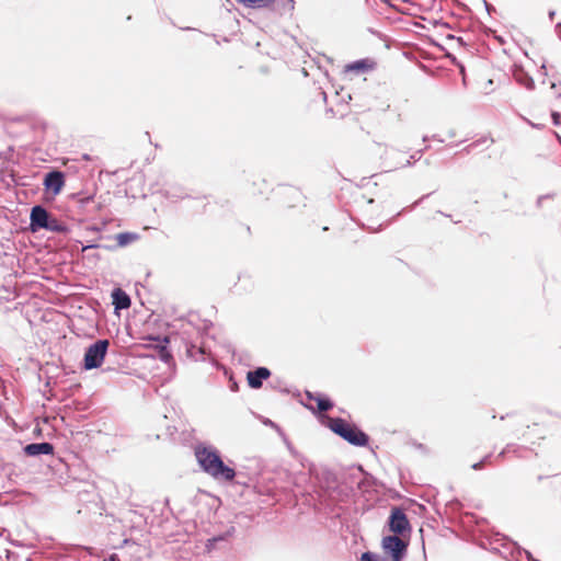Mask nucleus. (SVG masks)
<instances>
[{
    "instance_id": "f257e3e1",
    "label": "nucleus",
    "mask_w": 561,
    "mask_h": 561,
    "mask_svg": "<svg viewBox=\"0 0 561 561\" xmlns=\"http://www.w3.org/2000/svg\"><path fill=\"white\" fill-rule=\"evenodd\" d=\"M195 457L202 469L216 480L231 481L236 472L226 466L217 450L210 447L197 446Z\"/></svg>"
},
{
    "instance_id": "f03ea898",
    "label": "nucleus",
    "mask_w": 561,
    "mask_h": 561,
    "mask_svg": "<svg viewBox=\"0 0 561 561\" xmlns=\"http://www.w3.org/2000/svg\"><path fill=\"white\" fill-rule=\"evenodd\" d=\"M327 426L333 433L354 446L364 447L368 444V435L342 417H328Z\"/></svg>"
},
{
    "instance_id": "7ed1b4c3",
    "label": "nucleus",
    "mask_w": 561,
    "mask_h": 561,
    "mask_svg": "<svg viewBox=\"0 0 561 561\" xmlns=\"http://www.w3.org/2000/svg\"><path fill=\"white\" fill-rule=\"evenodd\" d=\"M276 201L285 208H295L304 205V195L301 191L289 184L278 185L275 191Z\"/></svg>"
},
{
    "instance_id": "20e7f679",
    "label": "nucleus",
    "mask_w": 561,
    "mask_h": 561,
    "mask_svg": "<svg viewBox=\"0 0 561 561\" xmlns=\"http://www.w3.org/2000/svg\"><path fill=\"white\" fill-rule=\"evenodd\" d=\"M108 344L107 340H99L88 347L83 359L85 369L98 368L103 364Z\"/></svg>"
},
{
    "instance_id": "39448f33",
    "label": "nucleus",
    "mask_w": 561,
    "mask_h": 561,
    "mask_svg": "<svg viewBox=\"0 0 561 561\" xmlns=\"http://www.w3.org/2000/svg\"><path fill=\"white\" fill-rule=\"evenodd\" d=\"M382 549L392 561H401L407 550V543L398 536H387L382 539Z\"/></svg>"
},
{
    "instance_id": "423d86ee",
    "label": "nucleus",
    "mask_w": 561,
    "mask_h": 561,
    "mask_svg": "<svg viewBox=\"0 0 561 561\" xmlns=\"http://www.w3.org/2000/svg\"><path fill=\"white\" fill-rule=\"evenodd\" d=\"M389 528L397 535H404L407 531H410V523L403 510L399 507L391 510Z\"/></svg>"
},
{
    "instance_id": "0eeeda50",
    "label": "nucleus",
    "mask_w": 561,
    "mask_h": 561,
    "mask_svg": "<svg viewBox=\"0 0 561 561\" xmlns=\"http://www.w3.org/2000/svg\"><path fill=\"white\" fill-rule=\"evenodd\" d=\"M66 183L65 174L61 171H51L44 178L43 185L47 192H51L54 196L58 195Z\"/></svg>"
},
{
    "instance_id": "6e6552de",
    "label": "nucleus",
    "mask_w": 561,
    "mask_h": 561,
    "mask_svg": "<svg viewBox=\"0 0 561 561\" xmlns=\"http://www.w3.org/2000/svg\"><path fill=\"white\" fill-rule=\"evenodd\" d=\"M48 211L42 207V206H34L31 210V230L37 231L39 229H44V227H48V219H49Z\"/></svg>"
},
{
    "instance_id": "1a4fd4ad",
    "label": "nucleus",
    "mask_w": 561,
    "mask_h": 561,
    "mask_svg": "<svg viewBox=\"0 0 561 561\" xmlns=\"http://www.w3.org/2000/svg\"><path fill=\"white\" fill-rule=\"evenodd\" d=\"M271 376V371L265 367H259L255 370L249 371L247 375L248 383L253 389L262 387V381Z\"/></svg>"
},
{
    "instance_id": "9d476101",
    "label": "nucleus",
    "mask_w": 561,
    "mask_h": 561,
    "mask_svg": "<svg viewBox=\"0 0 561 561\" xmlns=\"http://www.w3.org/2000/svg\"><path fill=\"white\" fill-rule=\"evenodd\" d=\"M24 451L27 456L51 455L54 446L50 443H33L26 445Z\"/></svg>"
},
{
    "instance_id": "9b49d317",
    "label": "nucleus",
    "mask_w": 561,
    "mask_h": 561,
    "mask_svg": "<svg viewBox=\"0 0 561 561\" xmlns=\"http://www.w3.org/2000/svg\"><path fill=\"white\" fill-rule=\"evenodd\" d=\"M113 305L116 309H127L130 307L129 296L121 288H116L112 293Z\"/></svg>"
},
{
    "instance_id": "f8f14e48",
    "label": "nucleus",
    "mask_w": 561,
    "mask_h": 561,
    "mask_svg": "<svg viewBox=\"0 0 561 561\" xmlns=\"http://www.w3.org/2000/svg\"><path fill=\"white\" fill-rule=\"evenodd\" d=\"M278 14H291L295 10L294 0H273L272 5L268 8Z\"/></svg>"
},
{
    "instance_id": "ddd939ff",
    "label": "nucleus",
    "mask_w": 561,
    "mask_h": 561,
    "mask_svg": "<svg viewBox=\"0 0 561 561\" xmlns=\"http://www.w3.org/2000/svg\"><path fill=\"white\" fill-rule=\"evenodd\" d=\"M373 68H374V61H371L369 59H362V60L354 61L352 64H347L344 67V71L358 73V72H365Z\"/></svg>"
},
{
    "instance_id": "4468645a",
    "label": "nucleus",
    "mask_w": 561,
    "mask_h": 561,
    "mask_svg": "<svg viewBox=\"0 0 561 561\" xmlns=\"http://www.w3.org/2000/svg\"><path fill=\"white\" fill-rule=\"evenodd\" d=\"M307 396L309 400L316 402L317 408L320 412L329 411L333 407V403L328 398H324L320 394H311L310 392H307Z\"/></svg>"
},
{
    "instance_id": "2eb2a0df",
    "label": "nucleus",
    "mask_w": 561,
    "mask_h": 561,
    "mask_svg": "<svg viewBox=\"0 0 561 561\" xmlns=\"http://www.w3.org/2000/svg\"><path fill=\"white\" fill-rule=\"evenodd\" d=\"M238 3L243 4L249 8H270L272 5L273 0H236Z\"/></svg>"
},
{
    "instance_id": "dca6fc26",
    "label": "nucleus",
    "mask_w": 561,
    "mask_h": 561,
    "mask_svg": "<svg viewBox=\"0 0 561 561\" xmlns=\"http://www.w3.org/2000/svg\"><path fill=\"white\" fill-rule=\"evenodd\" d=\"M115 239L119 247H126L127 244L136 241L138 236L131 232H122L118 233Z\"/></svg>"
},
{
    "instance_id": "f3484780",
    "label": "nucleus",
    "mask_w": 561,
    "mask_h": 561,
    "mask_svg": "<svg viewBox=\"0 0 561 561\" xmlns=\"http://www.w3.org/2000/svg\"><path fill=\"white\" fill-rule=\"evenodd\" d=\"M491 458H492V457H491V455H490V454H489V455H485V456H484L480 461L472 463V465H471V468H472L473 470H481V469H483L485 466H488V465H492V459H491Z\"/></svg>"
},
{
    "instance_id": "a211bd4d",
    "label": "nucleus",
    "mask_w": 561,
    "mask_h": 561,
    "mask_svg": "<svg viewBox=\"0 0 561 561\" xmlns=\"http://www.w3.org/2000/svg\"><path fill=\"white\" fill-rule=\"evenodd\" d=\"M44 229L50 230V231H60L61 227L57 219L50 218L48 219V227H44Z\"/></svg>"
},
{
    "instance_id": "6ab92c4d",
    "label": "nucleus",
    "mask_w": 561,
    "mask_h": 561,
    "mask_svg": "<svg viewBox=\"0 0 561 561\" xmlns=\"http://www.w3.org/2000/svg\"><path fill=\"white\" fill-rule=\"evenodd\" d=\"M266 181L264 179H259L257 181L253 182V186L256 188L257 194H264V191L261 188V185H265Z\"/></svg>"
},
{
    "instance_id": "aec40b11",
    "label": "nucleus",
    "mask_w": 561,
    "mask_h": 561,
    "mask_svg": "<svg viewBox=\"0 0 561 561\" xmlns=\"http://www.w3.org/2000/svg\"><path fill=\"white\" fill-rule=\"evenodd\" d=\"M72 198L77 199L78 203L85 204L93 201V195H89L87 197H79V194L72 195Z\"/></svg>"
},
{
    "instance_id": "412c9836",
    "label": "nucleus",
    "mask_w": 561,
    "mask_h": 561,
    "mask_svg": "<svg viewBox=\"0 0 561 561\" xmlns=\"http://www.w3.org/2000/svg\"><path fill=\"white\" fill-rule=\"evenodd\" d=\"M551 116H552L553 124L559 125L561 115L558 112H552Z\"/></svg>"
},
{
    "instance_id": "4be33fe9",
    "label": "nucleus",
    "mask_w": 561,
    "mask_h": 561,
    "mask_svg": "<svg viewBox=\"0 0 561 561\" xmlns=\"http://www.w3.org/2000/svg\"><path fill=\"white\" fill-rule=\"evenodd\" d=\"M482 142H489V145H492L494 142L493 138H484L482 139Z\"/></svg>"
},
{
    "instance_id": "5701e85b",
    "label": "nucleus",
    "mask_w": 561,
    "mask_h": 561,
    "mask_svg": "<svg viewBox=\"0 0 561 561\" xmlns=\"http://www.w3.org/2000/svg\"><path fill=\"white\" fill-rule=\"evenodd\" d=\"M104 561H117V556L112 554L107 560H104Z\"/></svg>"
},
{
    "instance_id": "b1692460",
    "label": "nucleus",
    "mask_w": 561,
    "mask_h": 561,
    "mask_svg": "<svg viewBox=\"0 0 561 561\" xmlns=\"http://www.w3.org/2000/svg\"><path fill=\"white\" fill-rule=\"evenodd\" d=\"M500 44H504L505 39L502 36H495Z\"/></svg>"
}]
</instances>
